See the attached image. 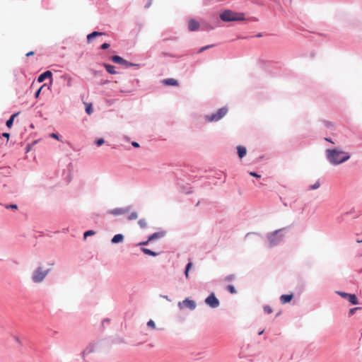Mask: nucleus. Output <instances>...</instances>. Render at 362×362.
Wrapping results in <instances>:
<instances>
[{
  "mask_svg": "<svg viewBox=\"0 0 362 362\" xmlns=\"http://www.w3.org/2000/svg\"><path fill=\"white\" fill-rule=\"evenodd\" d=\"M320 182L317 180L314 185H310L309 187L310 190L317 189L320 187Z\"/></svg>",
  "mask_w": 362,
  "mask_h": 362,
  "instance_id": "23",
  "label": "nucleus"
},
{
  "mask_svg": "<svg viewBox=\"0 0 362 362\" xmlns=\"http://www.w3.org/2000/svg\"><path fill=\"white\" fill-rule=\"evenodd\" d=\"M147 325L151 327V329H156V324L155 322L152 320H150L148 322H147Z\"/></svg>",
  "mask_w": 362,
  "mask_h": 362,
  "instance_id": "29",
  "label": "nucleus"
},
{
  "mask_svg": "<svg viewBox=\"0 0 362 362\" xmlns=\"http://www.w3.org/2000/svg\"><path fill=\"white\" fill-rule=\"evenodd\" d=\"M337 293L339 295L341 298L346 299L352 305H357L358 303L357 297L355 294L347 293L342 291H337Z\"/></svg>",
  "mask_w": 362,
  "mask_h": 362,
  "instance_id": "5",
  "label": "nucleus"
},
{
  "mask_svg": "<svg viewBox=\"0 0 362 362\" xmlns=\"http://www.w3.org/2000/svg\"><path fill=\"white\" fill-rule=\"evenodd\" d=\"M152 1H153V0H148V6H149L151 5V4Z\"/></svg>",
  "mask_w": 362,
  "mask_h": 362,
  "instance_id": "46",
  "label": "nucleus"
},
{
  "mask_svg": "<svg viewBox=\"0 0 362 362\" xmlns=\"http://www.w3.org/2000/svg\"><path fill=\"white\" fill-rule=\"evenodd\" d=\"M293 298V294L290 295H281L280 297V301L282 304H286L288 302H290Z\"/></svg>",
  "mask_w": 362,
  "mask_h": 362,
  "instance_id": "10",
  "label": "nucleus"
},
{
  "mask_svg": "<svg viewBox=\"0 0 362 362\" xmlns=\"http://www.w3.org/2000/svg\"><path fill=\"white\" fill-rule=\"evenodd\" d=\"M50 136H51L52 138L56 139H57V140H59V139L58 134H54V133L51 134H50Z\"/></svg>",
  "mask_w": 362,
  "mask_h": 362,
  "instance_id": "38",
  "label": "nucleus"
},
{
  "mask_svg": "<svg viewBox=\"0 0 362 362\" xmlns=\"http://www.w3.org/2000/svg\"><path fill=\"white\" fill-rule=\"evenodd\" d=\"M103 66L109 74H115L117 73L114 66L108 64H104Z\"/></svg>",
  "mask_w": 362,
  "mask_h": 362,
  "instance_id": "15",
  "label": "nucleus"
},
{
  "mask_svg": "<svg viewBox=\"0 0 362 362\" xmlns=\"http://www.w3.org/2000/svg\"><path fill=\"white\" fill-rule=\"evenodd\" d=\"M141 251L146 254V255H150V256H157L158 254L155 252H153L151 251V250L149 249H147V248H145V247H142L141 248Z\"/></svg>",
  "mask_w": 362,
  "mask_h": 362,
  "instance_id": "18",
  "label": "nucleus"
},
{
  "mask_svg": "<svg viewBox=\"0 0 362 362\" xmlns=\"http://www.w3.org/2000/svg\"><path fill=\"white\" fill-rule=\"evenodd\" d=\"M95 233V231L92 230H87L86 232H85L84 233V238H86L89 235H93Z\"/></svg>",
  "mask_w": 362,
  "mask_h": 362,
  "instance_id": "31",
  "label": "nucleus"
},
{
  "mask_svg": "<svg viewBox=\"0 0 362 362\" xmlns=\"http://www.w3.org/2000/svg\"><path fill=\"white\" fill-rule=\"evenodd\" d=\"M105 35L104 33L94 31V32H93V33H91L89 35H87V41H88V42H90L91 41V40L95 38V37H97V36H102V35Z\"/></svg>",
  "mask_w": 362,
  "mask_h": 362,
  "instance_id": "12",
  "label": "nucleus"
},
{
  "mask_svg": "<svg viewBox=\"0 0 362 362\" xmlns=\"http://www.w3.org/2000/svg\"><path fill=\"white\" fill-rule=\"evenodd\" d=\"M104 139H98L96 141H95V144L97 146H101L102 144H104Z\"/></svg>",
  "mask_w": 362,
  "mask_h": 362,
  "instance_id": "35",
  "label": "nucleus"
},
{
  "mask_svg": "<svg viewBox=\"0 0 362 362\" xmlns=\"http://www.w3.org/2000/svg\"><path fill=\"white\" fill-rule=\"evenodd\" d=\"M138 223L141 228H144L147 226V222L145 219L139 220Z\"/></svg>",
  "mask_w": 362,
  "mask_h": 362,
  "instance_id": "24",
  "label": "nucleus"
},
{
  "mask_svg": "<svg viewBox=\"0 0 362 362\" xmlns=\"http://www.w3.org/2000/svg\"><path fill=\"white\" fill-rule=\"evenodd\" d=\"M34 55V52L31 51V52H29L26 54V56L27 57H30V56H33Z\"/></svg>",
  "mask_w": 362,
  "mask_h": 362,
  "instance_id": "43",
  "label": "nucleus"
},
{
  "mask_svg": "<svg viewBox=\"0 0 362 362\" xmlns=\"http://www.w3.org/2000/svg\"><path fill=\"white\" fill-rule=\"evenodd\" d=\"M86 112L88 115H90L93 112L91 104H86Z\"/></svg>",
  "mask_w": 362,
  "mask_h": 362,
  "instance_id": "26",
  "label": "nucleus"
},
{
  "mask_svg": "<svg viewBox=\"0 0 362 362\" xmlns=\"http://www.w3.org/2000/svg\"><path fill=\"white\" fill-rule=\"evenodd\" d=\"M178 306L180 309L188 308L191 310L195 309L196 303L194 300L186 298L182 302L178 303Z\"/></svg>",
  "mask_w": 362,
  "mask_h": 362,
  "instance_id": "6",
  "label": "nucleus"
},
{
  "mask_svg": "<svg viewBox=\"0 0 362 362\" xmlns=\"http://www.w3.org/2000/svg\"><path fill=\"white\" fill-rule=\"evenodd\" d=\"M235 279V276L234 274H230V275L227 276L225 278V280L227 281H230L234 280Z\"/></svg>",
  "mask_w": 362,
  "mask_h": 362,
  "instance_id": "32",
  "label": "nucleus"
},
{
  "mask_svg": "<svg viewBox=\"0 0 362 362\" xmlns=\"http://www.w3.org/2000/svg\"><path fill=\"white\" fill-rule=\"evenodd\" d=\"M326 154L329 161L335 165L346 161L350 158L348 153L337 148L327 149Z\"/></svg>",
  "mask_w": 362,
  "mask_h": 362,
  "instance_id": "1",
  "label": "nucleus"
},
{
  "mask_svg": "<svg viewBox=\"0 0 362 362\" xmlns=\"http://www.w3.org/2000/svg\"><path fill=\"white\" fill-rule=\"evenodd\" d=\"M108 81H105V82H103V83H107Z\"/></svg>",
  "mask_w": 362,
  "mask_h": 362,
  "instance_id": "49",
  "label": "nucleus"
},
{
  "mask_svg": "<svg viewBox=\"0 0 362 362\" xmlns=\"http://www.w3.org/2000/svg\"><path fill=\"white\" fill-rule=\"evenodd\" d=\"M192 266V263L191 262H189L186 266V269L185 271V275L186 278L189 277V271L191 269Z\"/></svg>",
  "mask_w": 362,
  "mask_h": 362,
  "instance_id": "21",
  "label": "nucleus"
},
{
  "mask_svg": "<svg viewBox=\"0 0 362 362\" xmlns=\"http://www.w3.org/2000/svg\"><path fill=\"white\" fill-rule=\"evenodd\" d=\"M199 28V23L195 19H190L188 21V29L190 31H195Z\"/></svg>",
  "mask_w": 362,
  "mask_h": 362,
  "instance_id": "9",
  "label": "nucleus"
},
{
  "mask_svg": "<svg viewBox=\"0 0 362 362\" xmlns=\"http://www.w3.org/2000/svg\"><path fill=\"white\" fill-rule=\"evenodd\" d=\"M264 311L267 314H271L272 313V309L270 306L266 305L264 307Z\"/></svg>",
  "mask_w": 362,
  "mask_h": 362,
  "instance_id": "30",
  "label": "nucleus"
},
{
  "mask_svg": "<svg viewBox=\"0 0 362 362\" xmlns=\"http://www.w3.org/2000/svg\"><path fill=\"white\" fill-rule=\"evenodd\" d=\"M279 232V230H276L274 233L271 234L269 236V240L270 241V244H271V246L274 245L275 244V243H274V238L276 235V234Z\"/></svg>",
  "mask_w": 362,
  "mask_h": 362,
  "instance_id": "22",
  "label": "nucleus"
},
{
  "mask_svg": "<svg viewBox=\"0 0 362 362\" xmlns=\"http://www.w3.org/2000/svg\"><path fill=\"white\" fill-rule=\"evenodd\" d=\"M132 145L134 147H135V148H138V147H139V144L137 142H136V141H133V142L132 143Z\"/></svg>",
  "mask_w": 362,
  "mask_h": 362,
  "instance_id": "42",
  "label": "nucleus"
},
{
  "mask_svg": "<svg viewBox=\"0 0 362 362\" xmlns=\"http://www.w3.org/2000/svg\"><path fill=\"white\" fill-rule=\"evenodd\" d=\"M49 269L43 270L42 267H38L33 274V280L35 283L42 282L49 273Z\"/></svg>",
  "mask_w": 362,
  "mask_h": 362,
  "instance_id": "4",
  "label": "nucleus"
},
{
  "mask_svg": "<svg viewBox=\"0 0 362 362\" xmlns=\"http://www.w3.org/2000/svg\"><path fill=\"white\" fill-rule=\"evenodd\" d=\"M205 303L211 308H215L218 307L220 303L214 293H211L205 300Z\"/></svg>",
  "mask_w": 362,
  "mask_h": 362,
  "instance_id": "7",
  "label": "nucleus"
},
{
  "mask_svg": "<svg viewBox=\"0 0 362 362\" xmlns=\"http://www.w3.org/2000/svg\"><path fill=\"white\" fill-rule=\"evenodd\" d=\"M110 47V45L108 43H103L101 45V48L103 49H107Z\"/></svg>",
  "mask_w": 362,
  "mask_h": 362,
  "instance_id": "37",
  "label": "nucleus"
},
{
  "mask_svg": "<svg viewBox=\"0 0 362 362\" xmlns=\"http://www.w3.org/2000/svg\"><path fill=\"white\" fill-rule=\"evenodd\" d=\"M41 90H42V87H41L40 88H39V89L36 91V93H35V98H37V97L40 95V92H41Z\"/></svg>",
  "mask_w": 362,
  "mask_h": 362,
  "instance_id": "40",
  "label": "nucleus"
},
{
  "mask_svg": "<svg viewBox=\"0 0 362 362\" xmlns=\"http://www.w3.org/2000/svg\"><path fill=\"white\" fill-rule=\"evenodd\" d=\"M150 241H148V240L146 241H144V242H141V243H139L138 244V245H146Z\"/></svg>",
  "mask_w": 362,
  "mask_h": 362,
  "instance_id": "41",
  "label": "nucleus"
},
{
  "mask_svg": "<svg viewBox=\"0 0 362 362\" xmlns=\"http://www.w3.org/2000/svg\"><path fill=\"white\" fill-rule=\"evenodd\" d=\"M68 85L71 86V80H69V81L68 82Z\"/></svg>",
  "mask_w": 362,
  "mask_h": 362,
  "instance_id": "48",
  "label": "nucleus"
},
{
  "mask_svg": "<svg viewBox=\"0 0 362 362\" xmlns=\"http://www.w3.org/2000/svg\"><path fill=\"white\" fill-rule=\"evenodd\" d=\"M111 59L113 62L121 64L125 67L136 66V64L127 62V60H125L124 59L118 55L112 56Z\"/></svg>",
  "mask_w": 362,
  "mask_h": 362,
  "instance_id": "8",
  "label": "nucleus"
},
{
  "mask_svg": "<svg viewBox=\"0 0 362 362\" xmlns=\"http://www.w3.org/2000/svg\"><path fill=\"white\" fill-rule=\"evenodd\" d=\"M325 140L330 143H332V144L334 143L330 139L326 138Z\"/></svg>",
  "mask_w": 362,
  "mask_h": 362,
  "instance_id": "45",
  "label": "nucleus"
},
{
  "mask_svg": "<svg viewBox=\"0 0 362 362\" xmlns=\"http://www.w3.org/2000/svg\"><path fill=\"white\" fill-rule=\"evenodd\" d=\"M159 237H160L159 233H153V235H151L148 238V241H151V240H154V239H156V238H159Z\"/></svg>",
  "mask_w": 362,
  "mask_h": 362,
  "instance_id": "27",
  "label": "nucleus"
},
{
  "mask_svg": "<svg viewBox=\"0 0 362 362\" xmlns=\"http://www.w3.org/2000/svg\"><path fill=\"white\" fill-rule=\"evenodd\" d=\"M220 18L225 22L239 21L245 19L243 13H236L230 10H226L220 15Z\"/></svg>",
  "mask_w": 362,
  "mask_h": 362,
  "instance_id": "2",
  "label": "nucleus"
},
{
  "mask_svg": "<svg viewBox=\"0 0 362 362\" xmlns=\"http://www.w3.org/2000/svg\"><path fill=\"white\" fill-rule=\"evenodd\" d=\"M125 212H126V210H124L123 209L118 208V209H113L112 211H111L110 213L114 215H119V214H124Z\"/></svg>",
  "mask_w": 362,
  "mask_h": 362,
  "instance_id": "19",
  "label": "nucleus"
},
{
  "mask_svg": "<svg viewBox=\"0 0 362 362\" xmlns=\"http://www.w3.org/2000/svg\"><path fill=\"white\" fill-rule=\"evenodd\" d=\"M18 115V112L17 113H15L13 115H11V117H10L9 119L7 120L6 122V126L8 127V128H11L13 125V121H14V119L15 117Z\"/></svg>",
  "mask_w": 362,
  "mask_h": 362,
  "instance_id": "17",
  "label": "nucleus"
},
{
  "mask_svg": "<svg viewBox=\"0 0 362 362\" xmlns=\"http://www.w3.org/2000/svg\"><path fill=\"white\" fill-rule=\"evenodd\" d=\"M2 136H3L4 137L7 138V139H9V136H10V135H9V134H8V133H4V134H2Z\"/></svg>",
  "mask_w": 362,
  "mask_h": 362,
  "instance_id": "44",
  "label": "nucleus"
},
{
  "mask_svg": "<svg viewBox=\"0 0 362 362\" xmlns=\"http://www.w3.org/2000/svg\"><path fill=\"white\" fill-rule=\"evenodd\" d=\"M211 47H213V45H207V46L203 47L199 49V50L198 51V53H201V52H204V50H206V49Z\"/></svg>",
  "mask_w": 362,
  "mask_h": 362,
  "instance_id": "34",
  "label": "nucleus"
},
{
  "mask_svg": "<svg viewBox=\"0 0 362 362\" xmlns=\"http://www.w3.org/2000/svg\"><path fill=\"white\" fill-rule=\"evenodd\" d=\"M361 309L359 307L354 308L349 310V315H352L355 313V312L358 310Z\"/></svg>",
  "mask_w": 362,
  "mask_h": 362,
  "instance_id": "33",
  "label": "nucleus"
},
{
  "mask_svg": "<svg viewBox=\"0 0 362 362\" xmlns=\"http://www.w3.org/2000/svg\"><path fill=\"white\" fill-rule=\"evenodd\" d=\"M95 345L90 344L84 351V354H90L95 351Z\"/></svg>",
  "mask_w": 362,
  "mask_h": 362,
  "instance_id": "20",
  "label": "nucleus"
},
{
  "mask_svg": "<svg viewBox=\"0 0 362 362\" xmlns=\"http://www.w3.org/2000/svg\"><path fill=\"white\" fill-rule=\"evenodd\" d=\"M250 175L253 176V177H258V178L260 177V175H258L257 173H256L255 172H250Z\"/></svg>",
  "mask_w": 362,
  "mask_h": 362,
  "instance_id": "39",
  "label": "nucleus"
},
{
  "mask_svg": "<svg viewBox=\"0 0 362 362\" xmlns=\"http://www.w3.org/2000/svg\"><path fill=\"white\" fill-rule=\"evenodd\" d=\"M227 290L230 293H236V290L235 289L234 286H232V285H228L227 286Z\"/></svg>",
  "mask_w": 362,
  "mask_h": 362,
  "instance_id": "28",
  "label": "nucleus"
},
{
  "mask_svg": "<svg viewBox=\"0 0 362 362\" xmlns=\"http://www.w3.org/2000/svg\"><path fill=\"white\" fill-rule=\"evenodd\" d=\"M228 109L226 107L220 108L216 113H213L211 115L206 116V120L208 122H217L223 118L227 113Z\"/></svg>",
  "mask_w": 362,
  "mask_h": 362,
  "instance_id": "3",
  "label": "nucleus"
},
{
  "mask_svg": "<svg viewBox=\"0 0 362 362\" xmlns=\"http://www.w3.org/2000/svg\"><path fill=\"white\" fill-rule=\"evenodd\" d=\"M138 218V214L136 212H132L128 217L129 221L135 220Z\"/></svg>",
  "mask_w": 362,
  "mask_h": 362,
  "instance_id": "25",
  "label": "nucleus"
},
{
  "mask_svg": "<svg viewBox=\"0 0 362 362\" xmlns=\"http://www.w3.org/2000/svg\"><path fill=\"white\" fill-rule=\"evenodd\" d=\"M237 151L240 158H243L247 153L246 148L243 146H237Z\"/></svg>",
  "mask_w": 362,
  "mask_h": 362,
  "instance_id": "13",
  "label": "nucleus"
},
{
  "mask_svg": "<svg viewBox=\"0 0 362 362\" xmlns=\"http://www.w3.org/2000/svg\"><path fill=\"white\" fill-rule=\"evenodd\" d=\"M263 332H264V330H262V331H261V332H259L258 334H259V335H261V334H263Z\"/></svg>",
  "mask_w": 362,
  "mask_h": 362,
  "instance_id": "47",
  "label": "nucleus"
},
{
  "mask_svg": "<svg viewBox=\"0 0 362 362\" xmlns=\"http://www.w3.org/2000/svg\"><path fill=\"white\" fill-rule=\"evenodd\" d=\"M163 83L166 86H177V81L174 78H167L163 81Z\"/></svg>",
  "mask_w": 362,
  "mask_h": 362,
  "instance_id": "14",
  "label": "nucleus"
},
{
  "mask_svg": "<svg viewBox=\"0 0 362 362\" xmlns=\"http://www.w3.org/2000/svg\"><path fill=\"white\" fill-rule=\"evenodd\" d=\"M124 239V236L122 234L115 235L111 240L112 243H118L122 242Z\"/></svg>",
  "mask_w": 362,
  "mask_h": 362,
  "instance_id": "16",
  "label": "nucleus"
},
{
  "mask_svg": "<svg viewBox=\"0 0 362 362\" xmlns=\"http://www.w3.org/2000/svg\"><path fill=\"white\" fill-rule=\"evenodd\" d=\"M6 207L7 209H18V206H17L16 204L7 205Z\"/></svg>",
  "mask_w": 362,
  "mask_h": 362,
  "instance_id": "36",
  "label": "nucleus"
},
{
  "mask_svg": "<svg viewBox=\"0 0 362 362\" xmlns=\"http://www.w3.org/2000/svg\"><path fill=\"white\" fill-rule=\"evenodd\" d=\"M51 77H52V72L50 71H47L44 72L43 74H42L41 75H40L37 81H38V82L41 83V82L44 81L46 78H51Z\"/></svg>",
  "mask_w": 362,
  "mask_h": 362,
  "instance_id": "11",
  "label": "nucleus"
}]
</instances>
